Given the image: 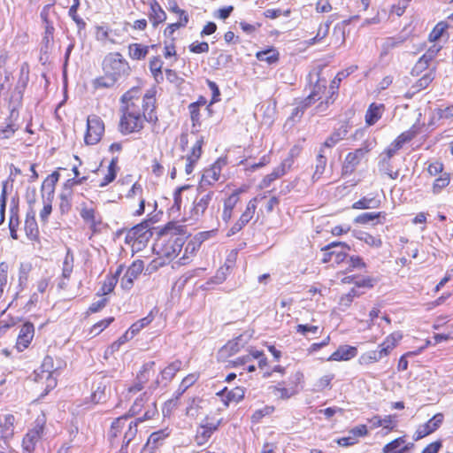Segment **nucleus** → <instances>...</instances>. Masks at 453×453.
<instances>
[{
  "mask_svg": "<svg viewBox=\"0 0 453 453\" xmlns=\"http://www.w3.org/2000/svg\"><path fill=\"white\" fill-rule=\"evenodd\" d=\"M155 94L149 90L142 97L141 90L134 88L127 91L121 97L120 111L124 114H130L145 118L148 122H156L157 116L155 112Z\"/></svg>",
  "mask_w": 453,
  "mask_h": 453,
  "instance_id": "obj_1",
  "label": "nucleus"
},
{
  "mask_svg": "<svg viewBox=\"0 0 453 453\" xmlns=\"http://www.w3.org/2000/svg\"><path fill=\"white\" fill-rule=\"evenodd\" d=\"M412 76H420L415 84L406 93V97L411 98L414 94L426 88L435 78L436 65L427 59L420 57L411 72Z\"/></svg>",
  "mask_w": 453,
  "mask_h": 453,
  "instance_id": "obj_2",
  "label": "nucleus"
},
{
  "mask_svg": "<svg viewBox=\"0 0 453 453\" xmlns=\"http://www.w3.org/2000/svg\"><path fill=\"white\" fill-rule=\"evenodd\" d=\"M216 200L214 191L197 190V195L188 211V219L194 222L199 221L203 217H206L207 211L212 216L215 211Z\"/></svg>",
  "mask_w": 453,
  "mask_h": 453,
  "instance_id": "obj_3",
  "label": "nucleus"
},
{
  "mask_svg": "<svg viewBox=\"0 0 453 453\" xmlns=\"http://www.w3.org/2000/svg\"><path fill=\"white\" fill-rule=\"evenodd\" d=\"M104 73H108L120 81L127 78L131 72L128 62L119 52L107 54L103 60Z\"/></svg>",
  "mask_w": 453,
  "mask_h": 453,
  "instance_id": "obj_4",
  "label": "nucleus"
},
{
  "mask_svg": "<svg viewBox=\"0 0 453 453\" xmlns=\"http://www.w3.org/2000/svg\"><path fill=\"white\" fill-rule=\"evenodd\" d=\"M170 230L169 226L165 227L163 238H167V240H164L165 242L161 244L158 253L168 259H173L182 250L184 237L182 235L170 234Z\"/></svg>",
  "mask_w": 453,
  "mask_h": 453,
  "instance_id": "obj_5",
  "label": "nucleus"
},
{
  "mask_svg": "<svg viewBox=\"0 0 453 453\" xmlns=\"http://www.w3.org/2000/svg\"><path fill=\"white\" fill-rule=\"evenodd\" d=\"M157 414V404L151 403L148 404L146 411L142 413V416L137 417L134 421H131L128 424V429L125 432L124 434V444L121 447L120 453L123 452L124 448H127L130 441L134 438L137 433V426L138 424L144 422L146 420L152 419Z\"/></svg>",
  "mask_w": 453,
  "mask_h": 453,
  "instance_id": "obj_6",
  "label": "nucleus"
},
{
  "mask_svg": "<svg viewBox=\"0 0 453 453\" xmlns=\"http://www.w3.org/2000/svg\"><path fill=\"white\" fill-rule=\"evenodd\" d=\"M104 132V125L103 120L96 116H89L87 120V133L85 135V142L87 144H96Z\"/></svg>",
  "mask_w": 453,
  "mask_h": 453,
  "instance_id": "obj_7",
  "label": "nucleus"
},
{
  "mask_svg": "<svg viewBox=\"0 0 453 453\" xmlns=\"http://www.w3.org/2000/svg\"><path fill=\"white\" fill-rule=\"evenodd\" d=\"M221 419L206 417L196 431V441L198 445H203L211 438V434L219 428Z\"/></svg>",
  "mask_w": 453,
  "mask_h": 453,
  "instance_id": "obj_8",
  "label": "nucleus"
},
{
  "mask_svg": "<svg viewBox=\"0 0 453 453\" xmlns=\"http://www.w3.org/2000/svg\"><path fill=\"white\" fill-rule=\"evenodd\" d=\"M43 423L42 419H36L35 426L24 436L22 441L24 450L32 452L36 449V446L41 441L43 433Z\"/></svg>",
  "mask_w": 453,
  "mask_h": 453,
  "instance_id": "obj_9",
  "label": "nucleus"
},
{
  "mask_svg": "<svg viewBox=\"0 0 453 453\" xmlns=\"http://www.w3.org/2000/svg\"><path fill=\"white\" fill-rule=\"evenodd\" d=\"M145 118L122 113L119 120V131L123 134L140 132L144 127Z\"/></svg>",
  "mask_w": 453,
  "mask_h": 453,
  "instance_id": "obj_10",
  "label": "nucleus"
},
{
  "mask_svg": "<svg viewBox=\"0 0 453 453\" xmlns=\"http://www.w3.org/2000/svg\"><path fill=\"white\" fill-rule=\"evenodd\" d=\"M224 164L223 161L219 160L210 168L205 169L197 187V190H207V187L214 185L220 178L221 167Z\"/></svg>",
  "mask_w": 453,
  "mask_h": 453,
  "instance_id": "obj_11",
  "label": "nucleus"
},
{
  "mask_svg": "<svg viewBox=\"0 0 453 453\" xmlns=\"http://www.w3.org/2000/svg\"><path fill=\"white\" fill-rule=\"evenodd\" d=\"M368 146H365L347 154L342 165V174H351L359 165L362 158L369 151Z\"/></svg>",
  "mask_w": 453,
  "mask_h": 453,
  "instance_id": "obj_12",
  "label": "nucleus"
},
{
  "mask_svg": "<svg viewBox=\"0 0 453 453\" xmlns=\"http://www.w3.org/2000/svg\"><path fill=\"white\" fill-rule=\"evenodd\" d=\"M256 209L257 199L254 198L248 203L246 210L242 212L239 219L229 229L227 236L234 235L240 232L253 218Z\"/></svg>",
  "mask_w": 453,
  "mask_h": 453,
  "instance_id": "obj_13",
  "label": "nucleus"
},
{
  "mask_svg": "<svg viewBox=\"0 0 453 453\" xmlns=\"http://www.w3.org/2000/svg\"><path fill=\"white\" fill-rule=\"evenodd\" d=\"M143 270V262L136 260L127 268L126 273L121 278L120 286L125 290H129L134 285V281L142 273Z\"/></svg>",
  "mask_w": 453,
  "mask_h": 453,
  "instance_id": "obj_14",
  "label": "nucleus"
},
{
  "mask_svg": "<svg viewBox=\"0 0 453 453\" xmlns=\"http://www.w3.org/2000/svg\"><path fill=\"white\" fill-rule=\"evenodd\" d=\"M19 113L12 109L10 116L5 119L4 123L0 126V140H9L12 138L19 127L17 124Z\"/></svg>",
  "mask_w": 453,
  "mask_h": 453,
  "instance_id": "obj_15",
  "label": "nucleus"
},
{
  "mask_svg": "<svg viewBox=\"0 0 453 453\" xmlns=\"http://www.w3.org/2000/svg\"><path fill=\"white\" fill-rule=\"evenodd\" d=\"M154 365V361L148 362L142 365V370L136 376L134 383L128 388V393L135 394L143 389L144 385L149 381L150 372L153 369Z\"/></svg>",
  "mask_w": 453,
  "mask_h": 453,
  "instance_id": "obj_16",
  "label": "nucleus"
},
{
  "mask_svg": "<svg viewBox=\"0 0 453 453\" xmlns=\"http://www.w3.org/2000/svg\"><path fill=\"white\" fill-rule=\"evenodd\" d=\"M128 236L139 244H144L150 241L152 232L150 224L144 221L130 229Z\"/></svg>",
  "mask_w": 453,
  "mask_h": 453,
  "instance_id": "obj_17",
  "label": "nucleus"
},
{
  "mask_svg": "<svg viewBox=\"0 0 453 453\" xmlns=\"http://www.w3.org/2000/svg\"><path fill=\"white\" fill-rule=\"evenodd\" d=\"M34 334L35 326L32 323L26 322L21 326L16 342V347L19 351H23L28 347L34 338Z\"/></svg>",
  "mask_w": 453,
  "mask_h": 453,
  "instance_id": "obj_18",
  "label": "nucleus"
},
{
  "mask_svg": "<svg viewBox=\"0 0 453 453\" xmlns=\"http://www.w3.org/2000/svg\"><path fill=\"white\" fill-rule=\"evenodd\" d=\"M182 362L180 360H175L168 365L164 370L160 372V377L157 378L155 382L151 385L152 389L157 388L162 381H165V384L171 381L175 374L181 369Z\"/></svg>",
  "mask_w": 453,
  "mask_h": 453,
  "instance_id": "obj_19",
  "label": "nucleus"
},
{
  "mask_svg": "<svg viewBox=\"0 0 453 453\" xmlns=\"http://www.w3.org/2000/svg\"><path fill=\"white\" fill-rule=\"evenodd\" d=\"M293 164V158L288 157L286 158L280 165L276 167L270 174H267L262 183V188H268L270 184L274 181L276 179L280 178V176L284 175L287 173V170H288Z\"/></svg>",
  "mask_w": 453,
  "mask_h": 453,
  "instance_id": "obj_20",
  "label": "nucleus"
},
{
  "mask_svg": "<svg viewBox=\"0 0 453 453\" xmlns=\"http://www.w3.org/2000/svg\"><path fill=\"white\" fill-rule=\"evenodd\" d=\"M15 418L12 414L4 416V421L2 423L0 420V447L4 449L3 444L8 445V439L13 434Z\"/></svg>",
  "mask_w": 453,
  "mask_h": 453,
  "instance_id": "obj_21",
  "label": "nucleus"
},
{
  "mask_svg": "<svg viewBox=\"0 0 453 453\" xmlns=\"http://www.w3.org/2000/svg\"><path fill=\"white\" fill-rule=\"evenodd\" d=\"M349 133V125L347 123L342 124L335 129L324 142L320 148L324 150L334 147L338 142L343 140Z\"/></svg>",
  "mask_w": 453,
  "mask_h": 453,
  "instance_id": "obj_22",
  "label": "nucleus"
},
{
  "mask_svg": "<svg viewBox=\"0 0 453 453\" xmlns=\"http://www.w3.org/2000/svg\"><path fill=\"white\" fill-rule=\"evenodd\" d=\"M110 380L106 377H101L95 382L96 388L92 392V401L96 403L104 402L106 399L107 393L110 392Z\"/></svg>",
  "mask_w": 453,
  "mask_h": 453,
  "instance_id": "obj_23",
  "label": "nucleus"
},
{
  "mask_svg": "<svg viewBox=\"0 0 453 453\" xmlns=\"http://www.w3.org/2000/svg\"><path fill=\"white\" fill-rule=\"evenodd\" d=\"M323 250H330L334 262L341 264L346 259L347 251L349 250V247L343 242H331L325 246Z\"/></svg>",
  "mask_w": 453,
  "mask_h": 453,
  "instance_id": "obj_24",
  "label": "nucleus"
},
{
  "mask_svg": "<svg viewBox=\"0 0 453 453\" xmlns=\"http://www.w3.org/2000/svg\"><path fill=\"white\" fill-rule=\"evenodd\" d=\"M59 176L58 172H53L43 180L42 184V199L53 200L55 186L58 181Z\"/></svg>",
  "mask_w": 453,
  "mask_h": 453,
  "instance_id": "obj_25",
  "label": "nucleus"
},
{
  "mask_svg": "<svg viewBox=\"0 0 453 453\" xmlns=\"http://www.w3.org/2000/svg\"><path fill=\"white\" fill-rule=\"evenodd\" d=\"M357 354V349L355 347L349 345L340 346L329 357L328 361H347L355 357Z\"/></svg>",
  "mask_w": 453,
  "mask_h": 453,
  "instance_id": "obj_26",
  "label": "nucleus"
},
{
  "mask_svg": "<svg viewBox=\"0 0 453 453\" xmlns=\"http://www.w3.org/2000/svg\"><path fill=\"white\" fill-rule=\"evenodd\" d=\"M149 18L155 27L166 19L165 12L156 0H150Z\"/></svg>",
  "mask_w": 453,
  "mask_h": 453,
  "instance_id": "obj_27",
  "label": "nucleus"
},
{
  "mask_svg": "<svg viewBox=\"0 0 453 453\" xmlns=\"http://www.w3.org/2000/svg\"><path fill=\"white\" fill-rule=\"evenodd\" d=\"M240 200L239 194L234 192L231 194L225 201H224V208L221 214V219L227 224L232 218L233 211L236 204Z\"/></svg>",
  "mask_w": 453,
  "mask_h": 453,
  "instance_id": "obj_28",
  "label": "nucleus"
},
{
  "mask_svg": "<svg viewBox=\"0 0 453 453\" xmlns=\"http://www.w3.org/2000/svg\"><path fill=\"white\" fill-rule=\"evenodd\" d=\"M154 403L156 404V402L151 401L150 402V394L148 392L142 393L140 397H138L134 404L131 406L129 410V413L131 416H142V412L144 410V412L146 411L148 404Z\"/></svg>",
  "mask_w": 453,
  "mask_h": 453,
  "instance_id": "obj_29",
  "label": "nucleus"
},
{
  "mask_svg": "<svg viewBox=\"0 0 453 453\" xmlns=\"http://www.w3.org/2000/svg\"><path fill=\"white\" fill-rule=\"evenodd\" d=\"M218 395L226 397L224 403L226 406H228L231 402L238 403L242 400L245 395V389L242 387H236L231 390H227V388H225Z\"/></svg>",
  "mask_w": 453,
  "mask_h": 453,
  "instance_id": "obj_30",
  "label": "nucleus"
},
{
  "mask_svg": "<svg viewBox=\"0 0 453 453\" xmlns=\"http://www.w3.org/2000/svg\"><path fill=\"white\" fill-rule=\"evenodd\" d=\"M73 262L74 257L73 254L72 253L70 249H67L65 257L63 261V267H62V278L63 280H68L71 273L73 269ZM60 288H64L65 286V282L64 280L60 281L58 284Z\"/></svg>",
  "mask_w": 453,
  "mask_h": 453,
  "instance_id": "obj_31",
  "label": "nucleus"
},
{
  "mask_svg": "<svg viewBox=\"0 0 453 453\" xmlns=\"http://www.w3.org/2000/svg\"><path fill=\"white\" fill-rule=\"evenodd\" d=\"M384 109V104H372L365 114L366 124L368 126L374 125L381 118Z\"/></svg>",
  "mask_w": 453,
  "mask_h": 453,
  "instance_id": "obj_32",
  "label": "nucleus"
},
{
  "mask_svg": "<svg viewBox=\"0 0 453 453\" xmlns=\"http://www.w3.org/2000/svg\"><path fill=\"white\" fill-rule=\"evenodd\" d=\"M25 231L27 237L31 240H35L38 237L39 230L33 211L27 212L25 220Z\"/></svg>",
  "mask_w": 453,
  "mask_h": 453,
  "instance_id": "obj_33",
  "label": "nucleus"
},
{
  "mask_svg": "<svg viewBox=\"0 0 453 453\" xmlns=\"http://www.w3.org/2000/svg\"><path fill=\"white\" fill-rule=\"evenodd\" d=\"M320 85H316L314 90L304 99L302 106H297L293 110L291 114V119H295L296 117L302 115L304 111V109L309 107L311 104H313L317 100V96L319 94V90H320Z\"/></svg>",
  "mask_w": 453,
  "mask_h": 453,
  "instance_id": "obj_34",
  "label": "nucleus"
},
{
  "mask_svg": "<svg viewBox=\"0 0 453 453\" xmlns=\"http://www.w3.org/2000/svg\"><path fill=\"white\" fill-rule=\"evenodd\" d=\"M325 153L326 150H324L323 148H320L316 158L315 171L312 175L313 181H317L319 179H320L325 172L327 162Z\"/></svg>",
  "mask_w": 453,
  "mask_h": 453,
  "instance_id": "obj_35",
  "label": "nucleus"
},
{
  "mask_svg": "<svg viewBox=\"0 0 453 453\" xmlns=\"http://www.w3.org/2000/svg\"><path fill=\"white\" fill-rule=\"evenodd\" d=\"M404 440L403 437H399L391 442L388 443L383 448V453H403L404 451L410 450L411 448L404 444Z\"/></svg>",
  "mask_w": 453,
  "mask_h": 453,
  "instance_id": "obj_36",
  "label": "nucleus"
},
{
  "mask_svg": "<svg viewBox=\"0 0 453 453\" xmlns=\"http://www.w3.org/2000/svg\"><path fill=\"white\" fill-rule=\"evenodd\" d=\"M81 217L82 219L89 225V227L96 232L97 224L100 223L96 218V211L93 208H88L85 204L82 205L81 210Z\"/></svg>",
  "mask_w": 453,
  "mask_h": 453,
  "instance_id": "obj_37",
  "label": "nucleus"
},
{
  "mask_svg": "<svg viewBox=\"0 0 453 453\" xmlns=\"http://www.w3.org/2000/svg\"><path fill=\"white\" fill-rule=\"evenodd\" d=\"M117 163L118 157H113L107 167L103 180L98 184L99 187L104 188L115 180L118 169Z\"/></svg>",
  "mask_w": 453,
  "mask_h": 453,
  "instance_id": "obj_38",
  "label": "nucleus"
},
{
  "mask_svg": "<svg viewBox=\"0 0 453 453\" xmlns=\"http://www.w3.org/2000/svg\"><path fill=\"white\" fill-rule=\"evenodd\" d=\"M72 196H73V189H71L64 185L63 190L59 196V197H60L59 209L62 213H67L71 210Z\"/></svg>",
  "mask_w": 453,
  "mask_h": 453,
  "instance_id": "obj_39",
  "label": "nucleus"
},
{
  "mask_svg": "<svg viewBox=\"0 0 453 453\" xmlns=\"http://www.w3.org/2000/svg\"><path fill=\"white\" fill-rule=\"evenodd\" d=\"M153 319L154 315L153 311H151L146 317L134 322L127 330L128 334H130V337H134L135 334H137L142 328L150 325Z\"/></svg>",
  "mask_w": 453,
  "mask_h": 453,
  "instance_id": "obj_40",
  "label": "nucleus"
},
{
  "mask_svg": "<svg viewBox=\"0 0 453 453\" xmlns=\"http://www.w3.org/2000/svg\"><path fill=\"white\" fill-rule=\"evenodd\" d=\"M403 334L400 332H394L389 334L385 341L379 346L381 348V352L388 355L393 349L395 344L402 339Z\"/></svg>",
  "mask_w": 453,
  "mask_h": 453,
  "instance_id": "obj_41",
  "label": "nucleus"
},
{
  "mask_svg": "<svg viewBox=\"0 0 453 453\" xmlns=\"http://www.w3.org/2000/svg\"><path fill=\"white\" fill-rule=\"evenodd\" d=\"M149 52L148 46L140 43H132L128 47V54L132 59L140 60L145 58Z\"/></svg>",
  "mask_w": 453,
  "mask_h": 453,
  "instance_id": "obj_42",
  "label": "nucleus"
},
{
  "mask_svg": "<svg viewBox=\"0 0 453 453\" xmlns=\"http://www.w3.org/2000/svg\"><path fill=\"white\" fill-rule=\"evenodd\" d=\"M198 373H190L187 375L179 385L178 389L174 392L177 395V398H180V396L185 393V391L191 387L196 381L198 380Z\"/></svg>",
  "mask_w": 453,
  "mask_h": 453,
  "instance_id": "obj_43",
  "label": "nucleus"
},
{
  "mask_svg": "<svg viewBox=\"0 0 453 453\" xmlns=\"http://www.w3.org/2000/svg\"><path fill=\"white\" fill-rule=\"evenodd\" d=\"M256 57L259 61L273 64L279 60V52L274 48H269L265 50L258 51Z\"/></svg>",
  "mask_w": 453,
  "mask_h": 453,
  "instance_id": "obj_44",
  "label": "nucleus"
},
{
  "mask_svg": "<svg viewBox=\"0 0 453 453\" xmlns=\"http://www.w3.org/2000/svg\"><path fill=\"white\" fill-rule=\"evenodd\" d=\"M169 435L166 429L159 430L151 434L147 441V447L150 449H156L161 441Z\"/></svg>",
  "mask_w": 453,
  "mask_h": 453,
  "instance_id": "obj_45",
  "label": "nucleus"
},
{
  "mask_svg": "<svg viewBox=\"0 0 453 453\" xmlns=\"http://www.w3.org/2000/svg\"><path fill=\"white\" fill-rule=\"evenodd\" d=\"M418 134V130L415 126H413L411 129L402 133L394 141L396 149H401L403 145L412 140Z\"/></svg>",
  "mask_w": 453,
  "mask_h": 453,
  "instance_id": "obj_46",
  "label": "nucleus"
},
{
  "mask_svg": "<svg viewBox=\"0 0 453 453\" xmlns=\"http://www.w3.org/2000/svg\"><path fill=\"white\" fill-rule=\"evenodd\" d=\"M379 203L380 202L373 197H363L362 199L354 203L352 208L359 210L377 208Z\"/></svg>",
  "mask_w": 453,
  "mask_h": 453,
  "instance_id": "obj_47",
  "label": "nucleus"
},
{
  "mask_svg": "<svg viewBox=\"0 0 453 453\" xmlns=\"http://www.w3.org/2000/svg\"><path fill=\"white\" fill-rule=\"evenodd\" d=\"M450 181L449 174L447 173H442L439 178H437L433 185V192L434 194H439L442 188H446Z\"/></svg>",
  "mask_w": 453,
  "mask_h": 453,
  "instance_id": "obj_48",
  "label": "nucleus"
},
{
  "mask_svg": "<svg viewBox=\"0 0 453 453\" xmlns=\"http://www.w3.org/2000/svg\"><path fill=\"white\" fill-rule=\"evenodd\" d=\"M118 81L115 77L110 76L108 73H104V76L97 78L95 81V86L96 88H112Z\"/></svg>",
  "mask_w": 453,
  "mask_h": 453,
  "instance_id": "obj_49",
  "label": "nucleus"
},
{
  "mask_svg": "<svg viewBox=\"0 0 453 453\" xmlns=\"http://www.w3.org/2000/svg\"><path fill=\"white\" fill-rule=\"evenodd\" d=\"M241 339L240 338H236L233 341H230L228 342L221 349H220V354L222 356L226 355V354H228V355H233V354H235L237 353L239 350H240V342Z\"/></svg>",
  "mask_w": 453,
  "mask_h": 453,
  "instance_id": "obj_50",
  "label": "nucleus"
},
{
  "mask_svg": "<svg viewBox=\"0 0 453 453\" xmlns=\"http://www.w3.org/2000/svg\"><path fill=\"white\" fill-rule=\"evenodd\" d=\"M42 372L46 373V379L50 380L53 372H55L58 367H54L53 358L50 356L44 357L42 365H41Z\"/></svg>",
  "mask_w": 453,
  "mask_h": 453,
  "instance_id": "obj_51",
  "label": "nucleus"
},
{
  "mask_svg": "<svg viewBox=\"0 0 453 453\" xmlns=\"http://www.w3.org/2000/svg\"><path fill=\"white\" fill-rule=\"evenodd\" d=\"M127 422V417L123 416L118 418L115 421L112 422L111 427L110 430V435L111 437H117L118 434L126 426V423Z\"/></svg>",
  "mask_w": 453,
  "mask_h": 453,
  "instance_id": "obj_52",
  "label": "nucleus"
},
{
  "mask_svg": "<svg viewBox=\"0 0 453 453\" xmlns=\"http://www.w3.org/2000/svg\"><path fill=\"white\" fill-rule=\"evenodd\" d=\"M203 144V138L200 137L196 142V143L193 145L190 154H188L186 157H188L193 161H198L202 155Z\"/></svg>",
  "mask_w": 453,
  "mask_h": 453,
  "instance_id": "obj_53",
  "label": "nucleus"
},
{
  "mask_svg": "<svg viewBox=\"0 0 453 453\" xmlns=\"http://www.w3.org/2000/svg\"><path fill=\"white\" fill-rule=\"evenodd\" d=\"M447 28L446 22H439L429 35L430 41L434 42L440 39Z\"/></svg>",
  "mask_w": 453,
  "mask_h": 453,
  "instance_id": "obj_54",
  "label": "nucleus"
},
{
  "mask_svg": "<svg viewBox=\"0 0 453 453\" xmlns=\"http://www.w3.org/2000/svg\"><path fill=\"white\" fill-rule=\"evenodd\" d=\"M378 350H372L367 352L365 355L362 357V359L365 363H373L380 360L383 357L387 356L386 353L381 352V348H379Z\"/></svg>",
  "mask_w": 453,
  "mask_h": 453,
  "instance_id": "obj_55",
  "label": "nucleus"
},
{
  "mask_svg": "<svg viewBox=\"0 0 453 453\" xmlns=\"http://www.w3.org/2000/svg\"><path fill=\"white\" fill-rule=\"evenodd\" d=\"M382 215V212H365L358 215L355 219L356 223L367 224L368 222L379 219Z\"/></svg>",
  "mask_w": 453,
  "mask_h": 453,
  "instance_id": "obj_56",
  "label": "nucleus"
},
{
  "mask_svg": "<svg viewBox=\"0 0 453 453\" xmlns=\"http://www.w3.org/2000/svg\"><path fill=\"white\" fill-rule=\"evenodd\" d=\"M188 186H183V187H180V188H178L174 194H173V204L172 206V210H176L177 211H180V208H181V203H182V199H181V192L185 189H188Z\"/></svg>",
  "mask_w": 453,
  "mask_h": 453,
  "instance_id": "obj_57",
  "label": "nucleus"
},
{
  "mask_svg": "<svg viewBox=\"0 0 453 453\" xmlns=\"http://www.w3.org/2000/svg\"><path fill=\"white\" fill-rule=\"evenodd\" d=\"M189 50L193 53H207L209 51V44L206 42H195L189 45Z\"/></svg>",
  "mask_w": 453,
  "mask_h": 453,
  "instance_id": "obj_58",
  "label": "nucleus"
},
{
  "mask_svg": "<svg viewBox=\"0 0 453 453\" xmlns=\"http://www.w3.org/2000/svg\"><path fill=\"white\" fill-rule=\"evenodd\" d=\"M359 239L364 241L368 245L373 247H380L382 244V242L380 238L372 236L367 233H362L359 236Z\"/></svg>",
  "mask_w": 453,
  "mask_h": 453,
  "instance_id": "obj_59",
  "label": "nucleus"
},
{
  "mask_svg": "<svg viewBox=\"0 0 453 453\" xmlns=\"http://www.w3.org/2000/svg\"><path fill=\"white\" fill-rule=\"evenodd\" d=\"M43 202V208L40 212V218L41 220L43 222H46L48 220V218L50 214L52 211V200L49 199H42Z\"/></svg>",
  "mask_w": 453,
  "mask_h": 453,
  "instance_id": "obj_60",
  "label": "nucleus"
},
{
  "mask_svg": "<svg viewBox=\"0 0 453 453\" xmlns=\"http://www.w3.org/2000/svg\"><path fill=\"white\" fill-rule=\"evenodd\" d=\"M442 421L443 414L437 413L426 422V426H428L430 431L433 433L441 425Z\"/></svg>",
  "mask_w": 453,
  "mask_h": 453,
  "instance_id": "obj_61",
  "label": "nucleus"
},
{
  "mask_svg": "<svg viewBox=\"0 0 453 453\" xmlns=\"http://www.w3.org/2000/svg\"><path fill=\"white\" fill-rule=\"evenodd\" d=\"M55 28L53 27V23L44 25V35L42 38L43 44L48 47V45L53 41Z\"/></svg>",
  "mask_w": 453,
  "mask_h": 453,
  "instance_id": "obj_62",
  "label": "nucleus"
},
{
  "mask_svg": "<svg viewBox=\"0 0 453 453\" xmlns=\"http://www.w3.org/2000/svg\"><path fill=\"white\" fill-rule=\"evenodd\" d=\"M114 320L113 317H110L104 319L98 323L95 324L91 329V333H95L96 334H100L103 330L110 326V324Z\"/></svg>",
  "mask_w": 453,
  "mask_h": 453,
  "instance_id": "obj_63",
  "label": "nucleus"
},
{
  "mask_svg": "<svg viewBox=\"0 0 453 453\" xmlns=\"http://www.w3.org/2000/svg\"><path fill=\"white\" fill-rule=\"evenodd\" d=\"M273 393L281 399H288L294 395L296 391L277 386L273 388Z\"/></svg>",
  "mask_w": 453,
  "mask_h": 453,
  "instance_id": "obj_64",
  "label": "nucleus"
}]
</instances>
